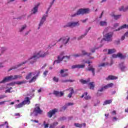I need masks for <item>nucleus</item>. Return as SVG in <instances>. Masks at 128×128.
Masks as SVG:
<instances>
[{
    "mask_svg": "<svg viewBox=\"0 0 128 128\" xmlns=\"http://www.w3.org/2000/svg\"><path fill=\"white\" fill-rule=\"evenodd\" d=\"M48 52H44L42 51H40L37 53H35L32 56L29 58L28 60H26L25 62L18 65L12 66V68H10L8 70V72H10V70H16V68H20V66H22V64H26L27 62H29L30 64H34V62H36V60H38V58H44V56H48Z\"/></svg>",
    "mask_w": 128,
    "mask_h": 128,
    "instance_id": "obj_1",
    "label": "nucleus"
},
{
    "mask_svg": "<svg viewBox=\"0 0 128 128\" xmlns=\"http://www.w3.org/2000/svg\"><path fill=\"white\" fill-rule=\"evenodd\" d=\"M90 12V9L88 8H80L78 10H77L76 12L72 14L71 16L72 18H74V16H80L82 14L83 16V14H88Z\"/></svg>",
    "mask_w": 128,
    "mask_h": 128,
    "instance_id": "obj_2",
    "label": "nucleus"
},
{
    "mask_svg": "<svg viewBox=\"0 0 128 128\" xmlns=\"http://www.w3.org/2000/svg\"><path fill=\"white\" fill-rule=\"evenodd\" d=\"M50 8L48 7L47 10L46 11V14H44L41 20H40V22L38 24V30H40V26H42L44 24V23L45 22L46 20V18L48 16V12H50Z\"/></svg>",
    "mask_w": 128,
    "mask_h": 128,
    "instance_id": "obj_3",
    "label": "nucleus"
},
{
    "mask_svg": "<svg viewBox=\"0 0 128 128\" xmlns=\"http://www.w3.org/2000/svg\"><path fill=\"white\" fill-rule=\"evenodd\" d=\"M64 54V52H62L60 55L58 56V60L54 61V64H60V62H62L64 58H68V60H70V56H62Z\"/></svg>",
    "mask_w": 128,
    "mask_h": 128,
    "instance_id": "obj_4",
    "label": "nucleus"
},
{
    "mask_svg": "<svg viewBox=\"0 0 128 128\" xmlns=\"http://www.w3.org/2000/svg\"><path fill=\"white\" fill-rule=\"evenodd\" d=\"M112 36H114V32H110L107 33L104 35V38L101 40V42H102L104 40L105 42H112Z\"/></svg>",
    "mask_w": 128,
    "mask_h": 128,
    "instance_id": "obj_5",
    "label": "nucleus"
},
{
    "mask_svg": "<svg viewBox=\"0 0 128 128\" xmlns=\"http://www.w3.org/2000/svg\"><path fill=\"white\" fill-rule=\"evenodd\" d=\"M82 62H84V64H88V70L89 72H92V75L94 76H95L96 72H94L95 69L92 67V65H90V64H92V62H90L89 60H82Z\"/></svg>",
    "mask_w": 128,
    "mask_h": 128,
    "instance_id": "obj_6",
    "label": "nucleus"
},
{
    "mask_svg": "<svg viewBox=\"0 0 128 128\" xmlns=\"http://www.w3.org/2000/svg\"><path fill=\"white\" fill-rule=\"evenodd\" d=\"M42 112V110H40V106H36L34 108L33 112L30 113V116H38V115L40 114Z\"/></svg>",
    "mask_w": 128,
    "mask_h": 128,
    "instance_id": "obj_7",
    "label": "nucleus"
},
{
    "mask_svg": "<svg viewBox=\"0 0 128 128\" xmlns=\"http://www.w3.org/2000/svg\"><path fill=\"white\" fill-rule=\"evenodd\" d=\"M76 26H80V23L78 22H69L66 25L64 26V28H74Z\"/></svg>",
    "mask_w": 128,
    "mask_h": 128,
    "instance_id": "obj_8",
    "label": "nucleus"
},
{
    "mask_svg": "<svg viewBox=\"0 0 128 128\" xmlns=\"http://www.w3.org/2000/svg\"><path fill=\"white\" fill-rule=\"evenodd\" d=\"M14 76H10L5 77L2 81L0 82L1 84H4V82H8L10 80H14Z\"/></svg>",
    "mask_w": 128,
    "mask_h": 128,
    "instance_id": "obj_9",
    "label": "nucleus"
},
{
    "mask_svg": "<svg viewBox=\"0 0 128 128\" xmlns=\"http://www.w3.org/2000/svg\"><path fill=\"white\" fill-rule=\"evenodd\" d=\"M26 84V80H24L22 81H17L16 82H12L8 84V86H14V84H18V86L20 84Z\"/></svg>",
    "mask_w": 128,
    "mask_h": 128,
    "instance_id": "obj_10",
    "label": "nucleus"
},
{
    "mask_svg": "<svg viewBox=\"0 0 128 128\" xmlns=\"http://www.w3.org/2000/svg\"><path fill=\"white\" fill-rule=\"evenodd\" d=\"M112 86H114V84H112V83L106 85L105 86H104L103 87H102L101 88H100L98 90V92H104V90L108 88H112Z\"/></svg>",
    "mask_w": 128,
    "mask_h": 128,
    "instance_id": "obj_11",
    "label": "nucleus"
},
{
    "mask_svg": "<svg viewBox=\"0 0 128 128\" xmlns=\"http://www.w3.org/2000/svg\"><path fill=\"white\" fill-rule=\"evenodd\" d=\"M69 41H70V38H61L58 40V42H62L63 44H64L65 46L67 44L68 42Z\"/></svg>",
    "mask_w": 128,
    "mask_h": 128,
    "instance_id": "obj_12",
    "label": "nucleus"
},
{
    "mask_svg": "<svg viewBox=\"0 0 128 128\" xmlns=\"http://www.w3.org/2000/svg\"><path fill=\"white\" fill-rule=\"evenodd\" d=\"M56 112H58V109L56 108L50 110L49 112H48V118H52L54 114H56Z\"/></svg>",
    "mask_w": 128,
    "mask_h": 128,
    "instance_id": "obj_13",
    "label": "nucleus"
},
{
    "mask_svg": "<svg viewBox=\"0 0 128 128\" xmlns=\"http://www.w3.org/2000/svg\"><path fill=\"white\" fill-rule=\"evenodd\" d=\"M84 98V100H90V98H92L90 95L88 96V92H85L81 96V98Z\"/></svg>",
    "mask_w": 128,
    "mask_h": 128,
    "instance_id": "obj_14",
    "label": "nucleus"
},
{
    "mask_svg": "<svg viewBox=\"0 0 128 128\" xmlns=\"http://www.w3.org/2000/svg\"><path fill=\"white\" fill-rule=\"evenodd\" d=\"M90 28H91L89 27L88 28V29L86 30L84 34H82L78 38V40H82V38H84V37L86 36V34H88V32L90 31Z\"/></svg>",
    "mask_w": 128,
    "mask_h": 128,
    "instance_id": "obj_15",
    "label": "nucleus"
},
{
    "mask_svg": "<svg viewBox=\"0 0 128 128\" xmlns=\"http://www.w3.org/2000/svg\"><path fill=\"white\" fill-rule=\"evenodd\" d=\"M68 69H64V70H61L60 72V74H61V76L62 78H64L65 76H68V73H64V72H68Z\"/></svg>",
    "mask_w": 128,
    "mask_h": 128,
    "instance_id": "obj_16",
    "label": "nucleus"
},
{
    "mask_svg": "<svg viewBox=\"0 0 128 128\" xmlns=\"http://www.w3.org/2000/svg\"><path fill=\"white\" fill-rule=\"evenodd\" d=\"M54 94L56 96L62 97V96H64V93L62 92H60L58 91L54 90Z\"/></svg>",
    "mask_w": 128,
    "mask_h": 128,
    "instance_id": "obj_17",
    "label": "nucleus"
},
{
    "mask_svg": "<svg viewBox=\"0 0 128 128\" xmlns=\"http://www.w3.org/2000/svg\"><path fill=\"white\" fill-rule=\"evenodd\" d=\"M38 6H40V4H37L34 7L32 10V14H35L36 13L38 12Z\"/></svg>",
    "mask_w": 128,
    "mask_h": 128,
    "instance_id": "obj_18",
    "label": "nucleus"
},
{
    "mask_svg": "<svg viewBox=\"0 0 128 128\" xmlns=\"http://www.w3.org/2000/svg\"><path fill=\"white\" fill-rule=\"evenodd\" d=\"M74 126H76V128H86V123H82L81 124H80L78 123H74Z\"/></svg>",
    "mask_w": 128,
    "mask_h": 128,
    "instance_id": "obj_19",
    "label": "nucleus"
},
{
    "mask_svg": "<svg viewBox=\"0 0 128 128\" xmlns=\"http://www.w3.org/2000/svg\"><path fill=\"white\" fill-rule=\"evenodd\" d=\"M36 74V72H32L27 74L26 76V80H30V78H32V76H34Z\"/></svg>",
    "mask_w": 128,
    "mask_h": 128,
    "instance_id": "obj_20",
    "label": "nucleus"
},
{
    "mask_svg": "<svg viewBox=\"0 0 128 128\" xmlns=\"http://www.w3.org/2000/svg\"><path fill=\"white\" fill-rule=\"evenodd\" d=\"M24 104H30V98L28 97H26L24 98V100L22 102Z\"/></svg>",
    "mask_w": 128,
    "mask_h": 128,
    "instance_id": "obj_21",
    "label": "nucleus"
},
{
    "mask_svg": "<svg viewBox=\"0 0 128 128\" xmlns=\"http://www.w3.org/2000/svg\"><path fill=\"white\" fill-rule=\"evenodd\" d=\"M90 78H88L87 79V80H84L83 79H81L80 80V82L82 84H86L88 82H90Z\"/></svg>",
    "mask_w": 128,
    "mask_h": 128,
    "instance_id": "obj_22",
    "label": "nucleus"
},
{
    "mask_svg": "<svg viewBox=\"0 0 128 128\" xmlns=\"http://www.w3.org/2000/svg\"><path fill=\"white\" fill-rule=\"evenodd\" d=\"M100 26H108V22L106 21L101 20L99 22Z\"/></svg>",
    "mask_w": 128,
    "mask_h": 128,
    "instance_id": "obj_23",
    "label": "nucleus"
},
{
    "mask_svg": "<svg viewBox=\"0 0 128 128\" xmlns=\"http://www.w3.org/2000/svg\"><path fill=\"white\" fill-rule=\"evenodd\" d=\"M38 74H40V72H38L36 76H35L34 77H32V79L29 81V82L30 83L34 82L36 80V78H38Z\"/></svg>",
    "mask_w": 128,
    "mask_h": 128,
    "instance_id": "obj_24",
    "label": "nucleus"
},
{
    "mask_svg": "<svg viewBox=\"0 0 128 128\" xmlns=\"http://www.w3.org/2000/svg\"><path fill=\"white\" fill-rule=\"evenodd\" d=\"M82 54H81L82 56H90L92 55V53H88L84 50H82Z\"/></svg>",
    "mask_w": 128,
    "mask_h": 128,
    "instance_id": "obj_25",
    "label": "nucleus"
},
{
    "mask_svg": "<svg viewBox=\"0 0 128 128\" xmlns=\"http://www.w3.org/2000/svg\"><path fill=\"white\" fill-rule=\"evenodd\" d=\"M69 90H70V92L68 94V97L70 98H72V94L74 92V88H69Z\"/></svg>",
    "mask_w": 128,
    "mask_h": 128,
    "instance_id": "obj_26",
    "label": "nucleus"
},
{
    "mask_svg": "<svg viewBox=\"0 0 128 128\" xmlns=\"http://www.w3.org/2000/svg\"><path fill=\"white\" fill-rule=\"evenodd\" d=\"M122 28H128V25L124 24L119 28L118 29H116L115 30L116 32H118V30H122Z\"/></svg>",
    "mask_w": 128,
    "mask_h": 128,
    "instance_id": "obj_27",
    "label": "nucleus"
},
{
    "mask_svg": "<svg viewBox=\"0 0 128 128\" xmlns=\"http://www.w3.org/2000/svg\"><path fill=\"white\" fill-rule=\"evenodd\" d=\"M58 122L56 121H55L53 123L50 124V128H56V126H58Z\"/></svg>",
    "mask_w": 128,
    "mask_h": 128,
    "instance_id": "obj_28",
    "label": "nucleus"
},
{
    "mask_svg": "<svg viewBox=\"0 0 128 128\" xmlns=\"http://www.w3.org/2000/svg\"><path fill=\"white\" fill-rule=\"evenodd\" d=\"M90 90H94V82H90L88 84Z\"/></svg>",
    "mask_w": 128,
    "mask_h": 128,
    "instance_id": "obj_29",
    "label": "nucleus"
},
{
    "mask_svg": "<svg viewBox=\"0 0 128 128\" xmlns=\"http://www.w3.org/2000/svg\"><path fill=\"white\" fill-rule=\"evenodd\" d=\"M116 78H118L116 76L110 75L106 78V80H116Z\"/></svg>",
    "mask_w": 128,
    "mask_h": 128,
    "instance_id": "obj_30",
    "label": "nucleus"
},
{
    "mask_svg": "<svg viewBox=\"0 0 128 128\" xmlns=\"http://www.w3.org/2000/svg\"><path fill=\"white\" fill-rule=\"evenodd\" d=\"M112 102V100H106L104 102L103 106H106V104H110Z\"/></svg>",
    "mask_w": 128,
    "mask_h": 128,
    "instance_id": "obj_31",
    "label": "nucleus"
},
{
    "mask_svg": "<svg viewBox=\"0 0 128 128\" xmlns=\"http://www.w3.org/2000/svg\"><path fill=\"white\" fill-rule=\"evenodd\" d=\"M124 62H122L119 64L122 72H124V68H126V66H124Z\"/></svg>",
    "mask_w": 128,
    "mask_h": 128,
    "instance_id": "obj_32",
    "label": "nucleus"
},
{
    "mask_svg": "<svg viewBox=\"0 0 128 128\" xmlns=\"http://www.w3.org/2000/svg\"><path fill=\"white\" fill-rule=\"evenodd\" d=\"M128 10V6L125 8L124 6H122L121 8H119V10H120V12H122V11L126 12V10Z\"/></svg>",
    "mask_w": 128,
    "mask_h": 128,
    "instance_id": "obj_33",
    "label": "nucleus"
},
{
    "mask_svg": "<svg viewBox=\"0 0 128 128\" xmlns=\"http://www.w3.org/2000/svg\"><path fill=\"white\" fill-rule=\"evenodd\" d=\"M24 106V103L22 102L18 104H16L15 105V108H22V106Z\"/></svg>",
    "mask_w": 128,
    "mask_h": 128,
    "instance_id": "obj_34",
    "label": "nucleus"
},
{
    "mask_svg": "<svg viewBox=\"0 0 128 128\" xmlns=\"http://www.w3.org/2000/svg\"><path fill=\"white\" fill-rule=\"evenodd\" d=\"M118 58H119L121 60H124V58H126V55H122V54L120 53H118Z\"/></svg>",
    "mask_w": 128,
    "mask_h": 128,
    "instance_id": "obj_35",
    "label": "nucleus"
},
{
    "mask_svg": "<svg viewBox=\"0 0 128 128\" xmlns=\"http://www.w3.org/2000/svg\"><path fill=\"white\" fill-rule=\"evenodd\" d=\"M2 126H3V128H8L10 126H8V122H5L4 124H0V128H2Z\"/></svg>",
    "mask_w": 128,
    "mask_h": 128,
    "instance_id": "obj_36",
    "label": "nucleus"
},
{
    "mask_svg": "<svg viewBox=\"0 0 128 128\" xmlns=\"http://www.w3.org/2000/svg\"><path fill=\"white\" fill-rule=\"evenodd\" d=\"M116 52V49H108V54H114V52Z\"/></svg>",
    "mask_w": 128,
    "mask_h": 128,
    "instance_id": "obj_37",
    "label": "nucleus"
},
{
    "mask_svg": "<svg viewBox=\"0 0 128 128\" xmlns=\"http://www.w3.org/2000/svg\"><path fill=\"white\" fill-rule=\"evenodd\" d=\"M22 74L20 75H15L13 77V80H16L17 78H22Z\"/></svg>",
    "mask_w": 128,
    "mask_h": 128,
    "instance_id": "obj_38",
    "label": "nucleus"
},
{
    "mask_svg": "<svg viewBox=\"0 0 128 128\" xmlns=\"http://www.w3.org/2000/svg\"><path fill=\"white\" fill-rule=\"evenodd\" d=\"M74 80H62V82H74Z\"/></svg>",
    "mask_w": 128,
    "mask_h": 128,
    "instance_id": "obj_39",
    "label": "nucleus"
},
{
    "mask_svg": "<svg viewBox=\"0 0 128 128\" xmlns=\"http://www.w3.org/2000/svg\"><path fill=\"white\" fill-rule=\"evenodd\" d=\"M86 66V64H78V68H84Z\"/></svg>",
    "mask_w": 128,
    "mask_h": 128,
    "instance_id": "obj_40",
    "label": "nucleus"
},
{
    "mask_svg": "<svg viewBox=\"0 0 128 128\" xmlns=\"http://www.w3.org/2000/svg\"><path fill=\"white\" fill-rule=\"evenodd\" d=\"M72 56L74 57L75 58H80V56H82V54H73L72 55Z\"/></svg>",
    "mask_w": 128,
    "mask_h": 128,
    "instance_id": "obj_41",
    "label": "nucleus"
},
{
    "mask_svg": "<svg viewBox=\"0 0 128 128\" xmlns=\"http://www.w3.org/2000/svg\"><path fill=\"white\" fill-rule=\"evenodd\" d=\"M43 125L44 126V128H48V126L50 125V124H46V121H44V122Z\"/></svg>",
    "mask_w": 128,
    "mask_h": 128,
    "instance_id": "obj_42",
    "label": "nucleus"
},
{
    "mask_svg": "<svg viewBox=\"0 0 128 128\" xmlns=\"http://www.w3.org/2000/svg\"><path fill=\"white\" fill-rule=\"evenodd\" d=\"M26 28V25H24L20 29V32H23L24 30Z\"/></svg>",
    "mask_w": 128,
    "mask_h": 128,
    "instance_id": "obj_43",
    "label": "nucleus"
},
{
    "mask_svg": "<svg viewBox=\"0 0 128 128\" xmlns=\"http://www.w3.org/2000/svg\"><path fill=\"white\" fill-rule=\"evenodd\" d=\"M54 2H56V0H52L51 2H50L49 8H51L52 6V5L54 4Z\"/></svg>",
    "mask_w": 128,
    "mask_h": 128,
    "instance_id": "obj_44",
    "label": "nucleus"
},
{
    "mask_svg": "<svg viewBox=\"0 0 128 128\" xmlns=\"http://www.w3.org/2000/svg\"><path fill=\"white\" fill-rule=\"evenodd\" d=\"M8 98V96L4 94L0 95V100H2V98Z\"/></svg>",
    "mask_w": 128,
    "mask_h": 128,
    "instance_id": "obj_45",
    "label": "nucleus"
},
{
    "mask_svg": "<svg viewBox=\"0 0 128 128\" xmlns=\"http://www.w3.org/2000/svg\"><path fill=\"white\" fill-rule=\"evenodd\" d=\"M53 80H54V82H58V78L56 76H54L53 78Z\"/></svg>",
    "mask_w": 128,
    "mask_h": 128,
    "instance_id": "obj_46",
    "label": "nucleus"
},
{
    "mask_svg": "<svg viewBox=\"0 0 128 128\" xmlns=\"http://www.w3.org/2000/svg\"><path fill=\"white\" fill-rule=\"evenodd\" d=\"M120 16H122L121 15H114V20H118Z\"/></svg>",
    "mask_w": 128,
    "mask_h": 128,
    "instance_id": "obj_47",
    "label": "nucleus"
},
{
    "mask_svg": "<svg viewBox=\"0 0 128 128\" xmlns=\"http://www.w3.org/2000/svg\"><path fill=\"white\" fill-rule=\"evenodd\" d=\"M98 48H94L92 49H90V52H96V50H98V48Z\"/></svg>",
    "mask_w": 128,
    "mask_h": 128,
    "instance_id": "obj_48",
    "label": "nucleus"
},
{
    "mask_svg": "<svg viewBox=\"0 0 128 128\" xmlns=\"http://www.w3.org/2000/svg\"><path fill=\"white\" fill-rule=\"evenodd\" d=\"M48 72V70H45L43 74H44V78H46V76Z\"/></svg>",
    "mask_w": 128,
    "mask_h": 128,
    "instance_id": "obj_49",
    "label": "nucleus"
},
{
    "mask_svg": "<svg viewBox=\"0 0 128 128\" xmlns=\"http://www.w3.org/2000/svg\"><path fill=\"white\" fill-rule=\"evenodd\" d=\"M100 103V101L97 100V102L96 103L94 104V106H98L99 104Z\"/></svg>",
    "mask_w": 128,
    "mask_h": 128,
    "instance_id": "obj_50",
    "label": "nucleus"
},
{
    "mask_svg": "<svg viewBox=\"0 0 128 128\" xmlns=\"http://www.w3.org/2000/svg\"><path fill=\"white\" fill-rule=\"evenodd\" d=\"M106 66V63H102L98 66L99 68H100V66Z\"/></svg>",
    "mask_w": 128,
    "mask_h": 128,
    "instance_id": "obj_51",
    "label": "nucleus"
},
{
    "mask_svg": "<svg viewBox=\"0 0 128 128\" xmlns=\"http://www.w3.org/2000/svg\"><path fill=\"white\" fill-rule=\"evenodd\" d=\"M6 48H4V47H2L1 48V52L2 54V52H4V50H6Z\"/></svg>",
    "mask_w": 128,
    "mask_h": 128,
    "instance_id": "obj_52",
    "label": "nucleus"
},
{
    "mask_svg": "<svg viewBox=\"0 0 128 128\" xmlns=\"http://www.w3.org/2000/svg\"><path fill=\"white\" fill-rule=\"evenodd\" d=\"M112 57L114 58H118V54H113L112 55Z\"/></svg>",
    "mask_w": 128,
    "mask_h": 128,
    "instance_id": "obj_53",
    "label": "nucleus"
},
{
    "mask_svg": "<svg viewBox=\"0 0 128 128\" xmlns=\"http://www.w3.org/2000/svg\"><path fill=\"white\" fill-rule=\"evenodd\" d=\"M72 70L74 69V68H78V64H76V65H73L72 66Z\"/></svg>",
    "mask_w": 128,
    "mask_h": 128,
    "instance_id": "obj_54",
    "label": "nucleus"
},
{
    "mask_svg": "<svg viewBox=\"0 0 128 128\" xmlns=\"http://www.w3.org/2000/svg\"><path fill=\"white\" fill-rule=\"evenodd\" d=\"M67 106H73L74 103H72V102H68V104H66Z\"/></svg>",
    "mask_w": 128,
    "mask_h": 128,
    "instance_id": "obj_55",
    "label": "nucleus"
},
{
    "mask_svg": "<svg viewBox=\"0 0 128 128\" xmlns=\"http://www.w3.org/2000/svg\"><path fill=\"white\" fill-rule=\"evenodd\" d=\"M66 120V118L65 116H63L60 118V120Z\"/></svg>",
    "mask_w": 128,
    "mask_h": 128,
    "instance_id": "obj_56",
    "label": "nucleus"
},
{
    "mask_svg": "<svg viewBox=\"0 0 128 128\" xmlns=\"http://www.w3.org/2000/svg\"><path fill=\"white\" fill-rule=\"evenodd\" d=\"M67 108H68V106H66H66H63L62 108L64 110H66Z\"/></svg>",
    "mask_w": 128,
    "mask_h": 128,
    "instance_id": "obj_57",
    "label": "nucleus"
},
{
    "mask_svg": "<svg viewBox=\"0 0 128 128\" xmlns=\"http://www.w3.org/2000/svg\"><path fill=\"white\" fill-rule=\"evenodd\" d=\"M42 90H44V88H40L38 90V92H42Z\"/></svg>",
    "mask_w": 128,
    "mask_h": 128,
    "instance_id": "obj_58",
    "label": "nucleus"
},
{
    "mask_svg": "<svg viewBox=\"0 0 128 128\" xmlns=\"http://www.w3.org/2000/svg\"><path fill=\"white\" fill-rule=\"evenodd\" d=\"M116 44H120V40L119 39L118 40H116Z\"/></svg>",
    "mask_w": 128,
    "mask_h": 128,
    "instance_id": "obj_59",
    "label": "nucleus"
},
{
    "mask_svg": "<svg viewBox=\"0 0 128 128\" xmlns=\"http://www.w3.org/2000/svg\"><path fill=\"white\" fill-rule=\"evenodd\" d=\"M5 92H6V93H8V92H10V89H8L7 90H6V91H5Z\"/></svg>",
    "mask_w": 128,
    "mask_h": 128,
    "instance_id": "obj_60",
    "label": "nucleus"
},
{
    "mask_svg": "<svg viewBox=\"0 0 128 128\" xmlns=\"http://www.w3.org/2000/svg\"><path fill=\"white\" fill-rule=\"evenodd\" d=\"M6 102V101H3V102H0V106H2V104H4V102Z\"/></svg>",
    "mask_w": 128,
    "mask_h": 128,
    "instance_id": "obj_61",
    "label": "nucleus"
},
{
    "mask_svg": "<svg viewBox=\"0 0 128 128\" xmlns=\"http://www.w3.org/2000/svg\"><path fill=\"white\" fill-rule=\"evenodd\" d=\"M124 38H126V36H123L121 37V40H124Z\"/></svg>",
    "mask_w": 128,
    "mask_h": 128,
    "instance_id": "obj_62",
    "label": "nucleus"
},
{
    "mask_svg": "<svg viewBox=\"0 0 128 128\" xmlns=\"http://www.w3.org/2000/svg\"><path fill=\"white\" fill-rule=\"evenodd\" d=\"M116 120H118V118L116 117H114L112 121L113 122H116Z\"/></svg>",
    "mask_w": 128,
    "mask_h": 128,
    "instance_id": "obj_63",
    "label": "nucleus"
},
{
    "mask_svg": "<svg viewBox=\"0 0 128 128\" xmlns=\"http://www.w3.org/2000/svg\"><path fill=\"white\" fill-rule=\"evenodd\" d=\"M124 35L125 36H127L128 37V32H126Z\"/></svg>",
    "mask_w": 128,
    "mask_h": 128,
    "instance_id": "obj_64",
    "label": "nucleus"
}]
</instances>
